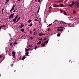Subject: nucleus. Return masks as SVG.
I'll return each instance as SVG.
<instances>
[{
  "label": "nucleus",
  "instance_id": "61",
  "mask_svg": "<svg viewBox=\"0 0 79 79\" xmlns=\"http://www.w3.org/2000/svg\"><path fill=\"white\" fill-rule=\"evenodd\" d=\"M39 11H37V13H39Z\"/></svg>",
  "mask_w": 79,
  "mask_h": 79
},
{
  "label": "nucleus",
  "instance_id": "42",
  "mask_svg": "<svg viewBox=\"0 0 79 79\" xmlns=\"http://www.w3.org/2000/svg\"><path fill=\"white\" fill-rule=\"evenodd\" d=\"M60 31H63V29H61L60 30Z\"/></svg>",
  "mask_w": 79,
  "mask_h": 79
},
{
  "label": "nucleus",
  "instance_id": "17",
  "mask_svg": "<svg viewBox=\"0 0 79 79\" xmlns=\"http://www.w3.org/2000/svg\"><path fill=\"white\" fill-rule=\"evenodd\" d=\"M60 35H61V34H60V33H58L57 34V37H59V36H60Z\"/></svg>",
  "mask_w": 79,
  "mask_h": 79
},
{
  "label": "nucleus",
  "instance_id": "25",
  "mask_svg": "<svg viewBox=\"0 0 79 79\" xmlns=\"http://www.w3.org/2000/svg\"><path fill=\"white\" fill-rule=\"evenodd\" d=\"M2 27H4L6 26L5 25H2L1 26Z\"/></svg>",
  "mask_w": 79,
  "mask_h": 79
},
{
  "label": "nucleus",
  "instance_id": "29",
  "mask_svg": "<svg viewBox=\"0 0 79 79\" xmlns=\"http://www.w3.org/2000/svg\"><path fill=\"white\" fill-rule=\"evenodd\" d=\"M64 15H66V12L65 11H64Z\"/></svg>",
  "mask_w": 79,
  "mask_h": 79
},
{
  "label": "nucleus",
  "instance_id": "19",
  "mask_svg": "<svg viewBox=\"0 0 79 79\" xmlns=\"http://www.w3.org/2000/svg\"><path fill=\"white\" fill-rule=\"evenodd\" d=\"M4 10V9H3L2 10V14L3 15V10Z\"/></svg>",
  "mask_w": 79,
  "mask_h": 79
},
{
  "label": "nucleus",
  "instance_id": "12",
  "mask_svg": "<svg viewBox=\"0 0 79 79\" xmlns=\"http://www.w3.org/2000/svg\"><path fill=\"white\" fill-rule=\"evenodd\" d=\"M12 55L13 56H15V52H12Z\"/></svg>",
  "mask_w": 79,
  "mask_h": 79
},
{
  "label": "nucleus",
  "instance_id": "3",
  "mask_svg": "<svg viewBox=\"0 0 79 79\" xmlns=\"http://www.w3.org/2000/svg\"><path fill=\"white\" fill-rule=\"evenodd\" d=\"M75 4V3L74 2H73L71 4H68L67 5V6H69V7H73V6H74V5Z\"/></svg>",
  "mask_w": 79,
  "mask_h": 79
},
{
  "label": "nucleus",
  "instance_id": "23",
  "mask_svg": "<svg viewBox=\"0 0 79 79\" xmlns=\"http://www.w3.org/2000/svg\"><path fill=\"white\" fill-rule=\"evenodd\" d=\"M26 55L27 56H28V55H29V52H27Z\"/></svg>",
  "mask_w": 79,
  "mask_h": 79
},
{
  "label": "nucleus",
  "instance_id": "28",
  "mask_svg": "<svg viewBox=\"0 0 79 79\" xmlns=\"http://www.w3.org/2000/svg\"><path fill=\"white\" fill-rule=\"evenodd\" d=\"M37 46H35V50H36V49H37Z\"/></svg>",
  "mask_w": 79,
  "mask_h": 79
},
{
  "label": "nucleus",
  "instance_id": "1",
  "mask_svg": "<svg viewBox=\"0 0 79 79\" xmlns=\"http://www.w3.org/2000/svg\"><path fill=\"white\" fill-rule=\"evenodd\" d=\"M75 7L77 8H79V2L78 1H77L75 2Z\"/></svg>",
  "mask_w": 79,
  "mask_h": 79
},
{
  "label": "nucleus",
  "instance_id": "20",
  "mask_svg": "<svg viewBox=\"0 0 79 79\" xmlns=\"http://www.w3.org/2000/svg\"><path fill=\"white\" fill-rule=\"evenodd\" d=\"M16 21V19L15 18L13 20V21L14 22H15V21Z\"/></svg>",
  "mask_w": 79,
  "mask_h": 79
},
{
  "label": "nucleus",
  "instance_id": "21",
  "mask_svg": "<svg viewBox=\"0 0 79 79\" xmlns=\"http://www.w3.org/2000/svg\"><path fill=\"white\" fill-rule=\"evenodd\" d=\"M30 50V49H26V52H28V51Z\"/></svg>",
  "mask_w": 79,
  "mask_h": 79
},
{
  "label": "nucleus",
  "instance_id": "7",
  "mask_svg": "<svg viewBox=\"0 0 79 79\" xmlns=\"http://www.w3.org/2000/svg\"><path fill=\"white\" fill-rule=\"evenodd\" d=\"M23 27H24V24H21L19 27V28L20 29H21V28H23Z\"/></svg>",
  "mask_w": 79,
  "mask_h": 79
},
{
  "label": "nucleus",
  "instance_id": "9",
  "mask_svg": "<svg viewBox=\"0 0 79 79\" xmlns=\"http://www.w3.org/2000/svg\"><path fill=\"white\" fill-rule=\"evenodd\" d=\"M21 31H22V32H24V29L22 28L20 29Z\"/></svg>",
  "mask_w": 79,
  "mask_h": 79
},
{
  "label": "nucleus",
  "instance_id": "49",
  "mask_svg": "<svg viewBox=\"0 0 79 79\" xmlns=\"http://www.w3.org/2000/svg\"><path fill=\"white\" fill-rule=\"evenodd\" d=\"M62 24H65L66 23H65V22H64V23H62Z\"/></svg>",
  "mask_w": 79,
  "mask_h": 79
},
{
  "label": "nucleus",
  "instance_id": "41",
  "mask_svg": "<svg viewBox=\"0 0 79 79\" xmlns=\"http://www.w3.org/2000/svg\"><path fill=\"white\" fill-rule=\"evenodd\" d=\"M2 56L0 55V58H2Z\"/></svg>",
  "mask_w": 79,
  "mask_h": 79
},
{
  "label": "nucleus",
  "instance_id": "27",
  "mask_svg": "<svg viewBox=\"0 0 79 79\" xmlns=\"http://www.w3.org/2000/svg\"><path fill=\"white\" fill-rule=\"evenodd\" d=\"M18 15H16V16L15 17V19H17L18 18Z\"/></svg>",
  "mask_w": 79,
  "mask_h": 79
},
{
  "label": "nucleus",
  "instance_id": "24",
  "mask_svg": "<svg viewBox=\"0 0 79 79\" xmlns=\"http://www.w3.org/2000/svg\"><path fill=\"white\" fill-rule=\"evenodd\" d=\"M26 58V57L25 56H24L22 58V60H24Z\"/></svg>",
  "mask_w": 79,
  "mask_h": 79
},
{
  "label": "nucleus",
  "instance_id": "6",
  "mask_svg": "<svg viewBox=\"0 0 79 79\" xmlns=\"http://www.w3.org/2000/svg\"><path fill=\"white\" fill-rule=\"evenodd\" d=\"M53 7L54 8H55L56 7H60V6H59L58 5H57L56 4H55L54 6H53Z\"/></svg>",
  "mask_w": 79,
  "mask_h": 79
},
{
  "label": "nucleus",
  "instance_id": "14",
  "mask_svg": "<svg viewBox=\"0 0 79 79\" xmlns=\"http://www.w3.org/2000/svg\"><path fill=\"white\" fill-rule=\"evenodd\" d=\"M42 43V42L41 41H39L38 43H37V45H39V44H40Z\"/></svg>",
  "mask_w": 79,
  "mask_h": 79
},
{
  "label": "nucleus",
  "instance_id": "52",
  "mask_svg": "<svg viewBox=\"0 0 79 79\" xmlns=\"http://www.w3.org/2000/svg\"><path fill=\"white\" fill-rule=\"evenodd\" d=\"M19 2H20L21 1V0H18Z\"/></svg>",
  "mask_w": 79,
  "mask_h": 79
},
{
  "label": "nucleus",
  "instance_id": "2",
  "mask_svg": "<svg viewBox=\"0 0 79 79\" xmlns=\"http://www.w3.org/2000/svg\"><path fill=\"white\" fill-rule=\"evenodd\" d=\"M74 24H76V23L74 22V23H69L68 24V26L69 27H73L74 26Z\"/></svg>",
  "mask_w": 79,
  "mask_h": 79
},
{
  "label": "nucleus",
  "instance_id": "58",
  "mask_svg": "<svg viewBox=\"0 0 79 79\" xmlns=\"http://www.w3.org/2000/svg\"><path fill=\"white\" fill-rule=\"evenodd\" d=\"M32 47V45H30V47Z\"/></svg>",
  "mask_w": 79,
  "mask_h": 79
},
{
  "label": "nucleus",
  "instance_id": "34",
  "mask_svg": "<svg viewBox=\"0 0 79 79\" xmlns=\"http://www.w3.org/2000/svg\"><path fill=\"white\" fill-rule=\"evenodd\" d=\"M13 45V43H10V46H11Z\"/></svg>",
  "mask_w": 79,
  "mask_h": 79
},
{
  "label": "nucleus",
  "instance_id": "48",
  "mask_svg": "<svg viewBox=\"0 0 79 79\" xmlns=\"http://www.w3.org/2000/svg\"><path fill=\"white\" fill-rule=\"evenodd\" d=\"M17 22H14L13 23V24H16V23Z\"/></svg>",
  "mask_w": 79,
  "mask_h": 79
},
{
  "label": "nucleus",
  "instance_id": "8",
  "mask_svg": "<svg viewBox=\"0 0 79 79\" xmlns=\"http://www.w3.org/2000/svg\"><path fill=\"white\" fill-rule=\"evenodd\" d=\"M60 7H64V6H63V4H60Z\"/></svg>",
  "mask_w": 79,
  "mask_h": 79
},
{
  "label": "nucleus",
  "instance_id": "33",
  "mask_svg": "<svg viewBox=\"0 0 79 79\" xmlns=\"http://www.w3.org/2000/svg\"><path fill=\"white\" fill-rule=\"evenodd\" d=\"M30 26H32V23H31L30 24Z\"/></svg>",
  "mask_w": 79,
  "mask_h": 79
},
{
  "label": "nucleus",
  "instance_id": "55",
  "mask_svg": "<svg viewBox=\"0 0 79 79\" xmlns=\"http://www.w3.org/2000/svg\"><path fill=\"white\" fill-rule=\"evenodd\" d=\"M49 12H51V10H49Z\"/></svg>",
  "mask_w": 79,
  "mask_h": 79
},
{
  "label": "nucleus",
  "instance_id": "47",
  "mask_svg": "<svg viewBox=\"0 0 79 79\" xmlns=\"http://www.w3.org/2000/svg\"><path fill=\"white\" fill-rule=\"evenodd\" d=\"M34 15L35 16H36V14H35V13Z\"/></svg>",
  "mask_w": 79,
  "mask_h": 79
},
{
  "label": "nucleus",
  "instance_id": "26",
  "mask_svg": "<svg viewBox=\"0 0 79 79\" xmlns=\"http://www.w3.org/2000/svg\"><path fill=\"white\" fill-rule=\"evenodd\" d=\"M50 30H51L50 28H48L47 30V31H46V32L47 31H48V32H49V31H50Z\"/></svg>",
  "mask_w": 79,
  "mask_h": 79
},
{
  "label": "nucleus",
  "instance_id": "32",
  "mask_svg": "<svg viewBox=\"0 0 79 79\" xmlns=\"http://www.w3.org/2000/svg\"><path fill=\"white\" fill-rule=\"evenodd\" d=\"M30 22H31V20H29L28 21V23H30Z\"/></svg>",
  "mask_w": 79,
  "mask_h": 79
},
{
  "label": "nucleus",
  "instance_id": "46",
  "mask_svg": "<svg viewBox=\"0 0 79 79\" xmlns=\"http://www.w3.org/2000/svg\"><path fill=\"white\" fill-rule=\"evenodd\" d=\"M39 9H40V7H39L38 9V11H39Z\"/></svg>",
  "mask_w": 79,
  "mask_h": 79
},
{
  "label": "nucleus",
  "instance_id": "56",
  "mask_svg": "<svg viewBox=\"0 0 79 79\" xmlns=\"http://www.w3.org/2000/svg\"><path fill=\"white\" fill-rule=\"evenodd\" d=\"M6 1H8V2H9V1H10V0H6Z\"/></svg>",
  "mask_w": 79,
  "mask_h": 79
},
{
  "label": "nucleus",
  "instance_id": "11",
  "mask_svg": "<svg viewBox=\"0 0 79 79\" xmlns=\"http://www.w3.org/2000/svg\"><path fill=\"white\" fill-rule=\"evenodd\" d=\"M20 18H20V17L18 18L17 20V21H16V22H18V21H19L20 19Z\"/></svg>",
  "mask_w": 79,
  "mask_h": 79
},
{
  "label": "nucleus",
  "instance_id": "18",
  "mask_svg": "<svg viewBox=\"0 0 79 79\" xmlns=\"http://www.w3.org/2000/svg\"><path fill=\"white\" fill-rule=\"evenodd\" d=\"M32 32H33V31H32V30H31L30 31V34H32Z\"/></svg>",
  "mask_w": 79,
  "mask_h": 79
},
{
  "label": "nucleus",
  "instance_id": "50",
  "mask_svg": "<svg viewBox=\"0 0 79 79\" xmlns=\"http://www.w3.org/2000/svg\"><path fill=\"white\" fill-rule=\"evenodd\" d=\"M31 39H33V37H31Z\"/></svg>",
  "mask_w": 79,
  "mask_h": 79
},
{
  "label": "nucleus",
  "instance_id": "4",
  "mask_svg": "<svg viewBox=\"0 0 79 79\" xmlns=\"http://www.w3.org/2000/svg\"><path fill=\"white\" fill-rule=\"evenodd\" d=\"M15 5H13L12 9L10 10V12H11L12 11H13L14 10V8H15Z\"/></svg>",
  "mask_w": 79,
  "mask_h": 79
},
{
  "label": "nucleus",
  "instance_id": "45",
  "mask_svg": "<svg viewBox=\"0 0 79 79\" xmlns=\"http://www.w3.org/2000/svg\"><path fill=\"white\" fill-rule=\"evenodd\" d=\"M51 8H52V7H51V6L50 7H49V9H51Z\"/></svg>",
  "mask_w": 79,
  "mask_h": 79
},
{
  "label": "nucleus",
  "instance_id": "35",
  "mask_svg": "<svg viewBox=\"0 0 79 79\" xmlns=\"http://www.w3.org/2000/svg\"><path fill=\"white\" fill-rule=\"evenodd\" d=\"M51 25H52V24H49V26H51Z\"/></svg>",
  "mask_w": 79,
  "mask_h": 79
},
{
  "label": "nucleus",
  "instance_id": "43",
  "mask_svg": "<svg viewBox=\"0 0 79 79\" xmlns=\"http://www.w3.org/2000/svg\"><path fill=\"white\" fill-rule=\"evenodd\" d=\"M35 21H38V20L37 19H35Z\"/></svg>",
  "mask_w": 79,
  "mask_h": 79
},
{
  "label": "nucleus",
  "instance_id": "31",
  "mask_svg": "<svg viewBox=\"0 0 79 79\" xmlns=\"http://www.w3.org/2000/svg\"><path fill=\"white\" fill-rule=\"evenodd\" d=\"M8 2V1H6V2L5 3L6 4V3H7Z\"/></svg>",
  "mask_w": 79,
  "mask_h": 79
},
{
  "label": "nucleus",
  "instance_id": "59",
  "mask_svg": "<svg viewBox=\"0 0 79 79\" xmlns=\"http://www.w3.org/2000/svg\"><path fill=\"white\" fill-rule=\"evenodd\" d=\"M35 31V29H33V31Z\"/></svg>",
  "mask_w": 79,
  "mask_h": 79
},
{
  "label": "nucleus",
  "instance_id": "40",
  "mask_svg": "<svg viewBox=\"0 0 79 79\" xmlns=\"http://www.w3.org/2000/svg\"><path fill=\"white\" fill-rule=\"evenodd\" d=\"M35 32H34L33 33V35H35Z\"/></svg>",
  "mask_w": 79,
  "mask_h": 79
},
{
  "label": "nucleus",
  "instance_id": "30",
  "mask_svg": "<svg viewBox=\"0 0 79 79\" xmlns=\"http://www.w3.org/2000/svg\"><path fill=\"white\" fill-rule=\"evenodd\" d=\"M17 44V43L16 42H14V45H16Z\"/></svg>",
  "mask_w": 79,
  "mask_h": 79
},
{
  "label": "nucleus",
  "instance_id": "38",
  "mask_svg": "<svg viewBox=\"0 0 79 79\" xmlns=\"http://www.w3.org/2000/svg\"><path fill=\"white\" fill-rule=\"evenodd\" d=\"M60 11L61 13H63V11L61 10H60Z\"/></svg>",
  "mask_w": 79,
  "mask_h": 79
},
{
  "label": "nucleus",
  "instance_id": "51",
  "mask_svg": "<svg viewBox=\"0 0 79 79\" xmlns=\"http://www.w3.org/2000/svg\"><path fill=\"white\" fill-rule=\"evenodd\" d=\"M57 31H60V30L59 29H58Z\"/></svg>",
  "mask_w": 79,
  "mask_h": 79
},
{
  "label": "nucleus",
  "instance_id": "13",
  "mask_svg": "<svg viewBox=\"0 0 79 79\" xmlns=\"http://www.w3.org/2000/svg\"><path fill=\"white\" fill-rule=\"evenodd\" d=\"M73 13H74V14H76V10H73Z\"/></svg>",
  "mask_w": 79,
  "mask_h": 79
},
{
  "label": "nucleus",
  "instance_id": "39",
  "mask_svg": "<svg viewBox=\"0 0 79 79\" xmlns=\"http://www.w3.org/2000/svg\"><path fill=\"white\" fill-rule=\"evenodd\" d=\"M42 35H45V34H42Z\"/></svg>",
  "mask_w": 79,
  "mask_h": 79
},
{
  "label": "nucleus",
  "instance_id": "22",
  "mask_svg": "<svg viewBox=\"0 0 79 79\" xmlns=\"http://www.w3.org/2000/svg\"><path fill=\"white\" fill-rule=\"evenodd\" d=\"M38 35H39V36H42V33H39L38 34Z\"/></svg>",
  "mask_w": 79,
  "mask_h": 79
},
{
  "label": "nucleus",
  "instance_id": "44",
  "mask_svg": "<svg viewBox=\"0 0 79 79\" xmlns=\"http://www.w3.org/2000/svg\"><path fill=\"white\" fill-rule=\"evenodd\" d=\"M42 40V38H41L40 39V40Z\"/></svg>",
  "mask_w": 79,
  "mask_h": 79
},
{
  "label": "nucleus",
  "instance_id": "53",
  "mask_svg": "<svg viewBox=\"0 0 79 79\" xmlns=\"http://www.w3.org/2000/svg\"><path fill=\"white\" fill-rule=\"evenodd\" d=\"M2 26H0V29H1V28H2Z\"/></svg>",
  "mask_w": 79,
  "mask_h": 79
},
{
  "label": "nucleus",
  "instance_id": "5",
  "mask_svg": "<svg viewBox=\"0 0 79 79\" xmlns=\"http://www.w3.org/2000/svg\"><path fill=\"white\" fill-rule=\"evenodd\" d=\"M13 15H14V14H11L10 15V16L9 18H13Z\"/></svg>",
  "mask_w": 79,
  "mask_h": 79
},
{
  "label": "nucleus",
  "instance_id": "63",
  "mask_svg": "<svg viewBox=\"0 0 79 79\" xmlns=\"http://www.w3.org/2000/svg\"><path fill=\"white\" fill-rule=\"evenodd\" d=\"M30 47V46H29V47Z\"/></svg>",
  "mask_w": 79,
  "mask_h": 79
},
{
  "label": "nucleus",
  "instance_id": "10",
  "mask_svg": "<svg viewBox=\"0 0 79 79\" xmlns=\"http://www.w3.org/2000/svg\"><path fill=\"white\" fill-rule=\"evenodd\" d=\"M63 26L58 27H57V29H63Z\"/></svg>",
  "mask_w": 79,
  "mask_h": 79
},
{
  "label": "nucleus",
  "instance_id": "62",
  "mask_svg": "<svg viewBox=\"0 0 79 79\" xmlns=\"http://www.w3.org/2000/svg\"><path fill=\"white\" fill-rule=\"evenodd\" d=\"M39 23H40V22H39Z\"/></svg>",
  "mask_w": 79,
  "mask_h": 79
},
{
  "label": "nucleus",
  "instance_id": "36",
  "mask_svg": "<svg viewBox=\"0 0 79 79\" xmlns=\"http://www.w3.org/2000/svg\"><path fill=\"white\" fill-rule=\"evenodd\" d=\"M46 39H47L46 37L45 38V39H43V40H46Z\"/></svg>",
  "mask_w": 79,
  "mask_h": 79
},
{
  "label": "nucleus",
  "instance_id": "54",
  "mask_svg": "<svg viewBox=\"0 0 79 79\" xmlns=\"http://www.w3.org/2000/svg\"><path fill=\"white\" fill-rule=\"evenodd\" d=\"M13 66V64H12L11 66Z\"/></svg>",
  "mask_w": 79,
  "mask_h": 79
},
{
  "label": "nucleus",
  "instance_id": "16",
  "mask_svg": "<svg viewBox=\"0 0 79 79\" xmlns=\"http://www.w3.org/2000/svg\"><path fill=\"white\" fill-rule=\"evenodd\" d=\"M41 46H45V44L44 43L41 44Z\"/></svg>",
  "mask_w": 79,
  "mask_h": 79
},
{
  "label": "nucleus",
  "instance_id": "60",
  "mask_svg": "<svg viewBox=\"0 0 79 79\" xmlns=\"http://www.w3.org/2000/svg\"><path fill=\"white\" fill-rule=\"evenodd\" d=\"M37 0H35V2H37Z\"/></svg>",
  "mask_w": 79,
  "mask_h": 79
},
{
  "label": "nucleus",
  "instance_id": "15",
  "mask_svg": "<svg viewBox=\"0 0 79 79\" xmlns=\"http://www.w3.org/2000/svg\"><path fill=\"white\" fill-rule=\"evenodd\" d=\"M49 40L48 39V40H47V41H45L44 42V43H45L46 44H47Z\"/></svg>",
  "mask_w": 79,
  "mask_h": 79
},
{
  "label": "nucleus",
  "instance_id": "37",
  "mask_svg": "<svg viewBox=\"0 0 79 79\" xmlns=\"http://www.w3.org/2000/svg\"><path fill=\"white\" fill-rule=\"evenodd\" d=\"M41 0H38V3H39V2H40V1H41Z\"/></svg>",
  "mask_w": 79,
  "mask_h": 79
},
{
  "label": "nucleus",
  "instance_id": "57",
  "mask_svg": "<svg viewBox=\"0 0 79 79\" xmlns=\"http://www.w3.org/2000/svg\"><path fill=\"white\" fill-rule=\"evenodd\" d=\"M15 10H14V11H13L14 13L15 12Z\"/></svg>",
  "mask_w": 79,
  "mask_h": 79
}]
</instances>
